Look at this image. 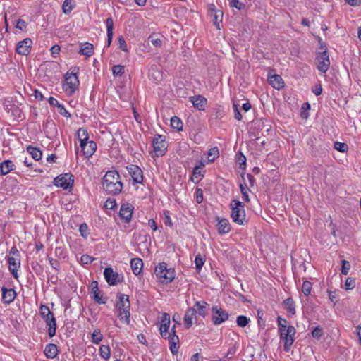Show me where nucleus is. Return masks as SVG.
Returning a JSON list of instances; mask_svg holds the SVG:
<instances>
[{"label":"nucleus","mask_w":361,"mask_h":361,"mask_svg":"<svg viewBox=\"0 0 361 361\" xmlns=\"http://www.w3.org/2000/svg\"><path fill=\"white\" fill-rule=\"evenodd\" d=\"M280 339L283 341V349L288 352L295 341V328L289 325L288 322L279 316L277 317Z\"/></svg>","instance_id":"1"},{"label":"nucleus","mask_w":361,"mask_h":361,"mask_svg":"<svg viewBox=\"0 0 361 361\" xmlns=\"http://www.w3.org/2000/svg\"><path fill=\"white\" fill-rule=\"evenodd\" d=\"M102 187L109 194H119L123 188L120 176L116 171H109L102 179Z\"/></svg>","instance_id":"2"},{"label":"nucleus","mask_w":361,"mask_h":361,"mask_svg":"<svg viewBox=\"0 0 361 361\" xmlns=\"http://www.w3.org/2000/svg\"><path fill=\"white\" fill-rule=\"evenodd\" d=\"M230 207L231 209V216L233 222L239 225H243L247 222L244 203L233 200L231 201Z\"/></svg>","instance_id":"3"},{"label":"nucleus","mask_w":361,"mask_h":361,"mask_svg":"<svg viewBox=\"0 0 361 361\" xmlns=\"http://www.w3.org/2000/svg\"><path fill=\"white\" fill-rule=\"evenodd\" d=\"M154 274L157 280L165 284L171 283L175 278V271L172 268H168L164 262L159 263L154 269Z\"/></svg>","instance_id":"4"},{"label":"nucleus","mask_w":361,"mask_h":361,"mask_svg":"<svg viewBox=\"0 0 361 361\" xmlns=\"http://www.w3.org/2000/svg\"><path fill=\"white\" fill-rule=\"evenodd\" d=\"M130 301L129 297L126 294H120L116 307L118 311V317L121 320H125L127 324L130 322Z\"/></svg>","instance_id":"5"},{"label":"nucleus","mask_w":361,"mask_h":361,"mask_svg":"<svg viewBox=\"0 0 361 361\" xmlns=\"http://www.w3.org/2000/svg\"><path fill=\"white\" fill-rule=\"evenodd\" d=\"M39 312L47 324L48 328V335L53 337L56 334V322L54 313L49 310V308L44 305H41Z\"/></svg>","instance_id":"6"},{"label":"nucleus","mask_w":361,"mask_h":361,"mask_svg":"<svg viewBox=\"0 0 361 361\" xmlns=\"http://www.w3.org/2000/svg\"><path fill=\"white\" fill-rule=\"evenodd\" d=\"M212 321L214 325H220L228 319V313L221 307L214 305L211 309Z\"/></svg>","instance_id":"7"},{"label":"nucleus","mask_w":361,"mask_h":361,"mask_svg":"<svg viewBox=\"0 0 361 361\" xmlns=\"http://www.w3.org/2000/svg\"><path fill=\"white\" fill-rule=\"evenodd\" d=\"M317 68L322 73H326L330 67V60L327 54L326 48L317 54L316 56Z\"/></svg>","instance_id":"8"},{"label":"nucleus","mask_w":361,"mask_h":361,"mask_svg":"<svg viewBox=\"0 0 361 361\" xmlns=\"http://www.w3.org/2000/svg\"><path fill=\"white\" fill-rule=\"evenodd\" d=\"M66 84L63 85V90L68 94H72L75 92L79 85V80L77 73H67L65 77Z\"/></svg>","instance_id":"9"},{"label":"nucleus","mask_w":361,"mask_h":361,"mask_svg":"<svg viewBox=\"0 0 361 361\" xmlns=\"http://www.w3.org/2000/svg\"><path fill=\"white\" fill-rule=\"evenodd\" d=\"M154 151L157 157L163 156L167 149V142L161 135H156L152 140Z\"/></svg>","instance_id":"10"},{"label":"nucleus","mask_w":361,"mask_h":361,"mask_svg":"<svg viewBox=\"0 0 361 361\" xmlns=\"http://www.w3.org/2000/svg\"><path fill=\"white\" fill-rule=\"evenodd\" d=\"M54 185L64 190L71 188L73 184V175L71 173L61 174L54 179Z\"/></svg>","instance_id":"11"},{"label":"nucleus","mask_w":361,"mask_h":361,"mask_svg":"<svg viewBox=\"0 0 361 361\" xmlns=\"http://www.w3.org/2000/svg\"><path fill=\"white\" fill-rule=\"evenodd\" d=\"M104 278L110 286H116L123 280V276L114 271L111 267H106L104 271Z\"/></svg>","instance_id":"12"},{"label":"nucleus","mask_w":361,"mask_h":361,"mask_svg":"<svg viewBox=\"0 0 361 361\" xmlns=\"http://www.w3.org/2000/svg\"><path fill=\"white\" fill-rule=\"evenodd\" d=\"M170 326V315L167 313H164L162 316L159 331L161 337L164 339L169 338V328Z\"/></svg>","instance_id":"13"},{"label":"nucleus","mask_w":361,"mask_h":361,"mask_svg":"<svg viewBox=\"0 0 361 361\" xmlns=\"http://www.w3.org/2000/svg\"><path fill=\"white\" fill-rule=\"evenodd\" d=\"M32 44V42L30 38H25L17 44L16 51L19 54L27 55L30 51Z\"/></svg>","instance_id":"14"},{"label":"nucleus","mask_w":361,"mask_h":361,"mask_svg":"<svg viewBox=\"0 0 361 361\" xmlns=\"http://www.w3.org/2000/svg\"><path fill=\"white\" fill-rule=\"evenodd\" d=\"M197 310L195 307L188 308L184 315L183 324L185 329H190L193 323L194 319L196 321Z\"/></svg>","instance_id":"15"},{"label":"nucleus","mask_w":361,"mask_h":361,"mask_svg":"<svg viewBox=\"0 0 361 361\" xmlns=\"http://www.w3.org/2000/svg\"><path fill=\"white\" fill-rule=\"evenodd\" d=\"M133 207L128 202L124 203L121 205L119 216L126 223H129L131 220Z\"/></svg>","instance_id":"16"},{"label":"nucleus","mask_w":361,"mask_h":361,"mask_svg":"<svg viewBox=\"0 0 361 361\" xmlns=\"http://www.w3.org/2000/svg\"><path fill=\"white\" fill-rule=\"evenodd\" d=\"M90 293L92 299H93L97 304H105L106 302V299L103 298L102 295H100L97 281H93L92 282Z\"/></svg>","instance_id":"17"},{"label":"nucleus","mask_w":361,"mask_h":361,"mask_svg":"<svg viewBox=\"0 0 361 361\" xmlns=\"http://www.w3.org/2000/svg\"><path fill=\"white\" fill-rule=\"evenodd\" d=\"M127 170L135 183H141L142 182V171L140 167L135 165H130L127 167Z\"/></svg>","instance_id":"18"},{"label":"nucleus","mask_w":361,"mask_h":361,"mask_svg":"<svg viewBox=\"0 0 361 361\" xmlns=\"http://www.w3.org/2000/svg\"><path fill=\"white\" fill-rule=\"evenodd\" d=\"M8 269L15 279L18 278V269L20 266V257L7 256Z\"/></svg>","instance_id":"19"},{"label":"nucleus","mask_w":361,"mask_h":361,"mask_svg":"<svg viewBox=\"0 0 361 361\" xmlns=\"http://www.w3.org/2000/svg\"><path fill=\"white\" fill-rule=\"evenodd\" d=\"M85 157H90L97 149V144L94 141H86L80 145Z\"/></svg>","instance_id":"20"},{"label":"nucleus","mask_w":361,"mask_h":361,"mask_svg":"<svg viewBox=\"0 0 361 361\" xmlns=\"http://www.w3.org/2000/svg\"><path fill=\"white\" fill-rule=\"evenodd\" d=\"M216 220L218 222L216 228L219 234H226L230 231L231 225L228 219H221L220 217L217 216L216 217Z\"/></svg>","instance_id":"21"},{"label":"nucleus","mask_w":361,"mask_h":361,"mask_svg":"<svg viewBox=\"0 0 361 361\" xmlns=\"http://www.w3.org/2000/svg\"><path fill=\"white\" fill-rule=\"evenodd\" d=\"M1 291L2 300L4 303L10 304L14 300L16 296V293L13 288L8 289L7 288L3 286L1 288Z\"/></svg>","instance_id":"22"},{"label":"nucleus","mask_w":361,"mask_h":361,"mask_svg":"<svg viewBox=\"0 0 361 361\" xmlns=\"http://www.w3.org/2000/svg\"><path fill=\"white\" fill-rule=\"evenodd\" d=\"M190 99L193 106L198 110H204L207 103V99L201 95L191 97Z\"/></svg>","instance_id":"23"},{"label":"nucleus","mask_w":361,"mask_h":361,"mask_svg":"<svg viewBox=\"0 0 361 361\" xmlns=\"http://www.w3.org/2000/svg\"><path fill=\"white\" fill-rule=\"evenodd\" d=\"M269 83L275 89L280 90L283 87L284 82L282 78L277 74L270 75L268 78Z\"/></svg>","instance_id":"24"},{"label":"nucleus","mask_w":361,"mask_h":361,"mask_svg":"<svg viewBox=\"0 0 361 361\" xmlns=\"http://www.w3.org/2000/svg\"><path fill=\"white\" fill-rule=\"evenodd\" d=\"M204 165L202 163H200L199 166H196L192 171V176L191 177V180L194 183H197L201 178L204 176Z\"/></svg>","instance_id":"25"},{"label":"nucleus","mask_w":361,"mask_h":361,"mask_svg":"<svg viewBox=\"0 0 361 361\" xmlns=\"http://www.w3.org/2000/svg\"><path fill=\"white\" fill-rule=\"evenodd\" d=\"M130 267L135 275H139L143 267V262L140 258H133L130 260Z\"/></svg>","instance_id":"26"},{"label":"nucleus","mask_w":361,"mask_h":361,"mask_svg":"<svg viewBox=\"0 0 361 361\" xmlns=\"http://www.w3.org/2000/svg\"><path fill=\"white\" fill-rule=\"evenodd\" d=\"M15 169V165L11 160H5L0 163V172L1 175H6Z\"/></svg>","instance_id":"27"},{"label":"nucleus","mask_w":361,"mask_h":361,"mask_svg":"<svg viewBox=\"0 0 361 361\" xmlns=\"http://www.w3.org/2000/svg\"><path fill=\"white\" fill-rule=\"evenodd\" d=\"M58 348L56 345L49 343L46 345L44 350V355L47 358L54 359L58 354Z\"/></svg>","instance_id":"28"},{"label":"nucleus","mask_w":361,"mask_h":361,"mask_svg":"<svg viewBox=\"0 0 361 361\" xmlns=\"http://www.w3.org/2000/svg\"><path fill=\"white\" fill-rule=\"evenodd\" d=\"M106 25L107 30V46L109 47L112 42L114 35V21L111 17L106 20Z\"/></svg>","instance_id":"29"},{"label":"nucleus","mask_w":361,"mask_h":361,"mask_svg":"<svg viewBox=\"0 0 361 361\" xmlns=\"http://www.w3.org/2000/svg\"><path fill=\"white\" fill-rule=\"evenodd\" d=\"M78 52L87 57H90L94 54L93 45L89 42L81 44V48Z\"/></svg>","instance_id":"30"},{"label":"nucleus","mask_w":361,"mask_h":361,"mask_svg":"<svg viewBox=\"0 0 361 361\" xmlns=\"http://www.w3.org/2000/svg\"><path fill=\"white\" fill-rule=\"evenodd\" d=\"M194 306L197 308V313H198L199 315L203 317L207 316V307L208 306L207 302L205 301H196Z\"/></svg>","instance_id":"31"},{"label":"nucleus","mask_w":361,"mask_h":361,"mask_svg":"<svg viewBox=\"0 0 361 361\" xmlns=\"http://www.w3.org/2000/svg\"><path fill=\"white\" fill-rule=\"evenodd\" d=\"M26 150L35 161H39L41 159L42 152L39 149L32 146H28L26 148Z\"/></svg>","instance_id":"32"},{"label":"nucleus","mask_w":361,"mask_h":361,"mask_svg":"<svg viewBox=\"0 0 361 361\" xmlns=\"http://www.w3.org/2000/svg\"><path fill=\"white\" fill-rule=\"evenodd\" d=\"M283 305L286 310L291 314H295V305L293 300L291 298H288L283 301Z\"/></svg>","instance_id":"33"},{"label":"nucleus","mask_w":361,"mask_h":361,"mask_svg":"<svg viewBox=\"0 0 361 361\" xmlns=\"http://www.w3.org/2000/svg\"><path fill=\"white\" fill-rule=\"evenodd\" d=\"M183 122L177 116H173L171 118V126L173 129L177 131H180L183 130Z\"/></svg>","instance_id":"34"},{"label":"nucleus","mask_w":361,"mask_h":361,"mask_svg":"<svg viewBox=\"0 0 361 361\" xmlns=\"http://www.w3.org/2000/svg\"><path fill=\"white\" fill-rule=\"evenodd\" d=\"M77 136L80 142V144L85 143L89 139L88 133L86 129L80 128L77 131Z\"/></svg>","instance_id":"35"},{"label":"nucleus","mask_w":361,"mask_h":361,"mask_svg":"<svg viewBox=\"0 0 361 361\" xmlns=\"http://www.w3.org/2000/svg\"><path fill=\"white\" fill-rule=\"evenodd\" d=\"M74 0H65L62 5L63 12L65 14H69L74 8Z\"/></svg>","instance_id":"36"},{"label":"nucleus","mask_w":361,"mask_h":361,"mask_svg":"<svg viewBox=\"0 0 361 361\" xmlns=\"http://www.w3.org/2000/svg\"><path fill=\"white\" fill-rule=\"evenodd\" d=\"M99 355L104 360H108L110 357L111 350L107 345H102L99 348Z\"/></svg>","instance_id":"37"},{"label":"nucleus","mask_w":361,"mask_h":361,"mask_svg":"<svg viewBox=\"0 0 361 361\" xmlns=\"http://www.w3.org/2000/svg\"><path fill=\"white\" fill-rule=\"evenodd\" d=\"M238 348V345L236 342L231 343L228 352L226 353V357L228 360H231L233 356L235 354Z\"/></svg>","instance_id":"38"},{"label":"nucleus","mask_w":361,"mask_h":361,"mask_svg":"<svg viewBox=\"0 0 361 361\" xmlns=\"http://www.w3.org/2000/svg\"><path fill=\"white\" fill-rule=\"evenodd\" d=\"M92 342L94 344L99 343L103 339V336L99 329H95L92 334Z\"/></svg>","instance_id":"39"},{"label":"nucleus","mask_w":361,"mask_h":361,"mask_svg":"<svg viewBox=\"0 0 361 361\" xmlns=\"http://www.w3.org/2000/svg\"><path fill=\"white\" fill-rule=\"evenodd\" d=\"M219 152L216 147L211 148L208 152V161L213 162L219 157Z\"/></svg>","instance_id":"40"},{"label":"nucleus","mask_w":361,"mask_h":361,"mask_svg":"<svg viewBox=\"0 0 361 361\" xmlns=\"http://www.w3.org/2000/svg\"><path fill=\"white\" fill-rule=\"evenodd\" d=\"M250 322V319L244 315H240L237 317L236 323L237 325L240 327L246 326Z\"/></svg>","instance_id":"41"},{"label":"nucleus","mask_w":361,"mask_h":361,"mask_svg":"<svg viewBox=\"0 0 361 361\" xmlns=\"http://www.w3.org/2000/svg\"><path fill=\"white\" fill-rule=\"evenodd\" d=\"M232 8H235L239 11L244 10L245 8V4L240 0H231L229 4Z\"/></svg>","instance_id":"42"},{"label":"nucleus","mask_w":361,"mask_h":361,"mask_svg":"<svg viewBox=\"0 0 361 361\" xmlns=\"http://www.w3.org/2000/svg\"><path fill=\"white\" fill-rule=\"evenodd\" d=\"M125 67L121 65H115L112 67V73L114 76H121L124 73Z\"/></svg>","instance_id":"43"},{"label":"nucleus","mask_w":361,"mask_h":361,"mask_svg":"<svg viewBox=\"0 0 361 361\" xmlns=\"http://www.w3.org/2000/svg\"><path fill=\"white\" fill-rule=\"evenodd\" d=\"M312 290V283L308 281H305L302 286V292L305 296H308Z\"/></svg>","instance_id":"44"},{"label":"nucleus","mask_w":361,"mask_h":361,"mask_svg":"<svg viewBox=\"0 0 361 361\" xmlns=\"http://www.w3.org/2000/svg\"><path fill=\"white\" fill-rule=\"evenodd\" d=\"M334 149L340 152H346L348 149V146L344 142L337 141L334 142Z\"/></svg>","instance_id":"45"},{"label":"nucleus","mask_w":361,"mask_h":361,"mask_svg":"<svg viewBox=\"0 0 361 361\" xmlns=\"http://www.w3.org/2000/svg\"><path fill=\"white\" fill-rule=\"evenodd\" d=\"M240 192L243 195V200L246 202H250V198H249V195H248V187L247 186L246 184L245 185H243V184H240Z\"/></svg>","instance_id":"46"},{"label":"nucleus","mask_w":361,"mask_h":361,"mask_svg":"<svg viewBox=\"0 0 361 361\" xmlns=\"http://www.w3.org/2000/svg\"><path fill=\"white\" fill-rule=\"evenodd\" d=\"M148 40L156 47H161L162 45V41L158 37H155V35H151L148 37Z\"/></svg>","instance_id":"47"},{"label":"nucleus","mask_w":361,"mask_h":361,"mask_svg":"<svg viewBox=\"0 0 361 361\" xmlns=\"http://www.w3.org/2000/svg\"><path fill=\"white\" fill-rule=\"evenodd\" d=\"M195 263L196 269L200 271L204 264V259L200 255H197L195 257Z\"/></svg>","instance_id":"48"},{"label":"nucleus","mask_w":361,"mask_h":361,"mask_svg":"<svg viewBox=\"0 0 361 361\" xmlns=\"http://www.w3.org/2000/svg\"><path fill=\"white\" fill-rule=\"evenodd\" d=\"M341 273L343 275H347L350 269V264L346 260H342Z\"/></svg>","instance_id":"49"},{"label":"nucleus","mask_w":361,"mask_h":361,"mask_svg":"<svg viewBox=\"0 0 361 361\" xmlns=\"http://www.w3.org/2000/svg\"><path fill=\"white\" fill-rule=\"evenodd\" d=\"M118 47H119V48L122 51H123L125 52H128V46H127V44L126 43V41H125V39H124L123 36L121 35V36H119L118 37Z\"/></svg>","instance_id":"50"},{"label":"nucleus","mask_w":361,"mask_h":361,"mask_svg":"<svg viewBox=\"0 0 361 361\" xmlns=\"http://www.w3.org/2000/svg\"><path fill=\"white\" fill-rule=\"evenodd\" d=\"M355 286V281L354 279L348 277L345 283V288L346 290H352Z\"/></svg>","instance_id":"51"},{"label":"nucleus","mask_w":361,"mask_h":361,"mask_svg":"<svg viewBox=\"0 0 361 361\" xmlns=\"http://www.w3.org/2000/svg\"><path fill=\"white\" fill-rule=\"evenodd\" d=\"M94 260V258L88 255H82L80 257V263L82 264H91Z\"/></svg>","instance_id":"52"},{"label":"nucleus","mask_w":361,"mask_h":361,"mask_svg":"<svg viewBox=\"0 0 361 361\" xmlns=\"http://www.w3.org/2000/svg\"><path fill=\"white\" fill-rule=\"evenodd\" d=\"M323 335V329L319 326H316L312 331V336L313 338H319Z\"/></svg>","instance_id":"53"},{"label":"nucleus","mask_w":361,"mask_h":361,"mask_svg":"<svg viewBox=\"0 0 361 361\" xmlns=\"http://www.w3.org/2000/svg\"><path fill=\"white\" fill-rule=\"evenodd\" d=\"M223 16V13L221 11H217L215 12L214 18V25L219 29V23L218 20L221 21V18Z\"/></svg>","instance_id":"54"},{"label":"nucleus","mask_w":361,"mask_h":361,"mask_svg":"<svg viewBox=\"0 0 361 361\" xmlns=\"http://www.w3.org/2000/svg\"><path fill=\"white\" fill-rule=\"evenodd\" d=\"M105 207L110 209H114L116 207L115 199L109 198L105 202Z\"/></svg>","instance_id":"55"},{"label":"nucleus","mask_w":361,"mask_h":361,"mask_svg":"<svg viewBox=\"0 0 361 361\" xmlns=\"http://www.w3.org/2000/svg\"><path fill=\"white\" fill-rule=\"evenodd\" d=\"M58 111L61 115H62L66 118L71 117V114L66 109V108L64 107V106L63 104L59 105Z\"/></svg>","instance_id":"56"},{"label":"nucleus","mask_w":361,"mask_h":361,"mask_svg":"<svg viewBox=\"0 0 361 361\" xmlns=\"http://www.w3.org/2000/svg\"><path fill=\"white\" fill-rule=\"evenodd\" d=\"M61 48L59 45H54L50 49L51 54L56 58L60 53Z\"/></svg>","instance_id":"57"},{"label":"nucleus","mask_w":361,"mask_h":361,"mask_svg":"<svg viewBox=\"0 0 361 361\" xmlns=\"http://www.w3.org/2000/svg\"><path fill=\"white\" fill-rule=\"evenodd\" d=\"M88 228L86 224H82L80 226L79 231L82 237H87L89 234Z\"/></svg>","instance_id":"58"},{"label":"nucleus","mask_w":361,"mask_h":361,"mask_svg":"<svg viewBox=\"0 0 361 361\" xmlns=\"http://www.w3.org/2000/svg\"><path fill=\"white\" fill-rule=\"evenodd\" d=\"M233 109H234V117L238 121L242 120V115L238 109V105L236 104H233Z\"/></svg>","instance_id":"59"},{"label":"nucleus","mask_w":361,"mask_h":361,"mask_svg":"<svg viewBox=\"0 0 361 361\" xmlns=\"http://www.w3.org/2000/svg\"><path fill=\"white\" fill-rule=\"evenodd\" d=\"M196 201L197 203H201L203 201V191L201 188H197L196 190Z\"/></svg>","instance_id":"60"},{"label":"nucleus","mask_w":361,"mask_h":361,"mask_svg":"<svg viewBox=\"0 0 361 361\" xmlns=\"http://www.w3.org/2000/svg\"><path fill=\"white\" fill-rule=\"evenodd\" d=\"M169 348L173 355H176L178 352V343H169Z\"/></svg>","instance_id":"61"},{"label":"nucleus","mask_w":361,"mask_h":361,"mask_svg":"<svg viewBox=\"0 0 361 361\" xmlns=\"http://www.w3.org/2000/svg\"><path fill=\"white\" fill-rule=\"evenodd\" d=\"M164 223L166 226H171L172 225V221H171V217L169 216V212H164Z\"/></svg>","instance_id":"62"},{"label":"nucleus","mask_w":361,"mask_h":361,"mask_svg":"<svg viewBox=\"0 0 361 361\" xmlns=\"http://www.w3.org/2000/svg\"><path fill=\"white\" fill-rule=\"evenodd\" d=\"M16 27V28L20 29V30H23V29H25L26 27V23L25 20H23L22 19H18L17 20Z\"/></svg>","instance_id":"63"},{"label":"nucleus","mask_w":361,"mask_h":361,"mask_svg":"<svg viewBox=\"0 0 361 361\" xmlns=\"http://www.w3.org/2000/svg\"><path fill=\"white\" fill-rule=\"evenodd\" d=\"M8 256H11L14 257H20V253L16 247L13 246L11 247L9 252V255Z\"/></svg>","instance_id":"64"}]
</instances>
